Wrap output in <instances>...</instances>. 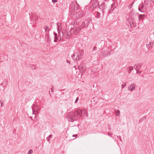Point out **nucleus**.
Listing matches in <instances>:
<instances>
[{"instance_id":"1","label":"nucleus","mask_w":154,"mask_h":154,"mask_svg":"<svg viewBox=\"0 0 154 154\" xmlns=\"http://www.w3.org/2000/svg\"><path fill=\"white\" fill-rule=\"evenodd\" d=\"M82 111L80 109H77L74 112H69L67 114L66 117L67 120L70 122H73L76 120L78 118H80L82 116Z\"/></svg>"},{"instance_id":"2","label":"nucleus","mask_w":154,"mask_h":154,"mask_svg":"<svg viewBox=\"0 0 154 154\" xmlns=\"http://www.w3.org/2000/svg\"><path fill=\"white\" fill-rule=\"evenodd\" d=\"M70 6L71 14H74L73 12L76 11H77L79 10V6L75 1L72 2Z\"/></svg>"},{"instance_id":"3","label":"nucleus","mask_w":154,"mask_h":154,"mask_svg":"<svg viewBox=\"0 0 154 154\" xmlns=\"http://www.w3.org/2000/svg\"><path fill=\"white\" fill-rule=\"evenodd\" d=\"M72 28L71 27L70 29V31L69 32L66 30H64V36L66 35V39H69L70 38V36L72 34H74V32H72Z\"/></svg>"},{"instance_id":"4","label":"nucleus","mask_w":154,"mask_h":154,"mask_svg":"<svg viewBox=\"0 0 154 154\" xmlns=\"http://www.w3.org/2000/svg\"><path fill=\"white\" fill-rule=\"evenodd\" d=\"M72 28V32H74V35H77L79 33L81 28L79 27V26H74Z\"/></svg>"},{"instance_id":"5","label":"nucleus","mask_w":154,"mask_h":154,"mask_svg":"<svg viewBox=\"0 0 154 154\" xmlns=\"http://www.w3.org/2000/svg\"><path fill=\"white\" fill-rule=\"evenodd\" d=\"M146 8L143 3H142L140 4L138 6V10L139 11L142 12H144L146 11Z\"/></svg>"},{"instance_id":"6","label":"nucleus","mask_w":154,"mask_h":154,"mask_svg":"<svg viewBox=\"0 0 154 154\" xmlns=\"http://www.w3.org/2000/svg\"><path fill=\"white\" fill-rule=\"evenodd\" d=\"M103 3L99 7V8L102 10L104 9L106 7L107 3L109 0H103Z\"/></svg>"},{"instance_id":"7","label":"nucleus","mask_w":154,"mask_h":154,"mask_svg":"<svg viewBox=\"0 0 154 154\" xmlns=\"http://www.w3.org/2000/svg\"><path fill=\"white\" fill-rule=\"evenodd\" d=\"M99 3L97 0H93L91 8L94 9L99 6Z\"/></svg>"},{"instance_id":"8","label":"nucleus","mask_w":154,"mask_h":154,"mask_svg":"<svg viewBox=\"0 0 154 154\" xmlns=\"http://www.w3.org/2000/svg\"><path fill=\"white\" fill-rule=\"evenodd\" d=\"M58 36L59 38V41H61L63 38V36L64 35V31H62L61 33L60 30H58Z\"/></svg>"},{"instance_id":"9","label":"nucleus","mask_w":154,"mask_h":154,"mask_svg":"<svg viewBox=\"0 0 154 154\" xmlns=\"http://www.w3.org/2000/svg\"><path fill=\"white\" fill-rule=\"evenodd\" d=\"M136 86V85L135 83H132L130 85V86L128 87V90L132 91L135 89Z\"/></svg>"},{"instance_id":"10","label":"nucleus","mask_w":154,"mask_h":154,"mask_svg":"<svg viewBox=\"0 0 154 154\" xmlns=\"http://www.w3.org/2000/svg\"><path fill=\"white\" fill-rule=\"evenodd\" d=\"M84 21L85 23V27H88L89 24L93 25L92 24L90 23V20L89 19L85 20Z\"/></svg>"},{"instance_id":"11","label":"nucleus","mask_w":154,"mask_h":154,"mask_svg":"<svg viewBox=\"0 0 154 154\" xmlns=\"http://www.w3.org/2000/svg\"><path fill=\"white\" fill-rule=\"evenodd\" d=\"M44 29L45 30V31L47 33L46 35H48L49 34V31L50 30V29H49V27L46 25L45 26Z\"/></svg>"},{"instance_id":"12","label":"nucleus","mask_w":154,"mask_h":154,"mask_svg":"<svg viewBox=\"0 0 154 154\" xmlns=\"http://www.w3.org/2000/svg\"><path fill=\"white\" fill-rule=\"evenodd\" d=\"M85 69V67L83 63H81L79 66H78V69L79 70L84 69Z\"/></svg>"},{"instance_id":"13","label":"nucleus","mask_w":154,"mask_h":154,"mask_svg":"<svg viewBox=\"0 0 154 154\" xmlns=\"http://www.w3.org/2000/svg\"><path fill=\"white\" fill-rule=\"evenodd\" d=\"M110 54L107 51H104L102 54V55L104 57H106L108 55H110Z\"/></svg>"},{"instance_id":"14","label":"nucleus","mask_w":154,"mask_h":154,"mask_svg":"<svg viewBox=\"0 0 154 154\" xmlns=\"http://www.w3.org/2000/svg\"><path fill=\"white\" fill-rule=\"evenodd\" d=\"M142 66V63H138L136 65V68H135V69H139L141 68Z\"/></svg>"},{"instance_id":"15","label":"nucleus","mask_w":154,"mask_h":154,"mask_svg":"<svg viewBox=\"0 0 154 154\" xmlns=\"http://www.w3.org/2000/svg\"><path fill=\"white\" fill-rule=\"evenodd\" d=\"M130 23L131 27H134L136 26L135 22L133 21H130Z\"/></svg>"},{"instance_id":"16","label":"nucleus","mask_w":154,"mask_h":154,"mask_svg":"<svg viewBox=\"0 0 154 154\" xmlns=\"http://www.w3.org/2000/svg\"><path fill=\"white\" fill-rule=\"evenodd\" d=\"M82 111V114H83V115L86 116H88V115L87 114V112L85 109H83V111H82V110L81 109Z\"/></svg>"},{"instance_id":"17","label":"nucleus","mask_w":154,"mask_h":154,"mask_svg":"<svg viewBox=\"0 0 154 154\" xmlns=\"http://www.w3.org/2000/svg\"><path fill=\"white\" fill-rule=\"evenodd\" d=\"M82 55H83V54H80L79 55H77V56L76 57L75 60L76 61H78L79 60V59L80 58H81Z\"/></svg>"},{"instance_id":"18","label":"nucleus","mask_w":154,"mask_h":154,"mask_svg":"<svg viewBox=\"0 0 154 154\" xmlns=\"http://www.w3.org/2000/svg\"><path fill=\"white\" fill-rule=\"evenodd\" d=\"M32 112H33V113H32V114H34L35 115L36 114V113H35V112H37V113H38V109H34V108H32Z\"/></svg>"},{"instance_id":"19","label":"nucleus","mask_w":154,"mask_h":154,"mask_svg":"<svg viewBox=\"0 0 154 154\" xmlns=\"http://www.w3.org/2000/svg\"><path fill=\"white\" fill-rule=\"evenodd\" d=\"M128 68H129V69L128 71V72L129 73H130L131 72V71L133 69V67L132 66H130L129 68L128 67L127 69Z\"/></svg>"},{"instance_id":"20","label":"nucleus","mask_w":154,"mask_h":154,"mask_svg":"<svg viewBox=\"0 0 154 154\" xmlns=\"http://www.w3.org/2000/svg\"><path fill=\"white\" fill-rule=\"evenodd\" d=\"M100 17V14L98 11H97L96 14V17L97 18H99Z\"/></svg>"},{"instance_id":"21","label":"nucleus","mask_w":154,"mask_h":154,"mask_svg":"<svg viewBox=\"0 0 154 154\" xmlns=\"http://www.w3.org/2000/svg\"><path fill=\"white\" fill-rule=\"evenodd\" d=\"M73 26H78L79 25L78 24V22H77V21H74L73 23Z\"/></svg>"},{"instance_id":"22","label":"nucleus","mask_w":154,"mask_h":154,"mask_svg":"<svg viewBox=\"0 0 154 154\" xmlns=\"http://www.w3.org/2000/svg\"><path fill=\"white\" fill-rule=\"evenodd\" d=\"M53 33H54V38H56V37L57 38H59V37L58 36V35L55 32H54Z\"/></svg>"},{"instance_id":"23","label":"nucleus","mask_w":154,"mask_h":154,"mask_svg":"<svg viewBox=\"0 0 154 154\" xmlns=\"http://www.w3.org/2000/svg\"><path fill=\"white\" fill-rule=\"evenodd\" d=\"M61 23H57V30L58 29L59 30V29H60V26H61Z\"/></svg>"},{"instance_id":"24","label":"nucleus","mask_w":154,"mask_h":154,"mask_svg":"<svg viewBox=\"0 0 154 154\" xmlns=\"http://www.w3.org/2000/svg\"><path fill=\"white\" fill-rule=\"evenodd\" d=\"M85 21H84L82 23L80 27H81L82 28H84V27H85Z\"/></svg>"},{"instance_id":"25","label":"nucleus","mask_w":154,"mask_h":154,"mask_svg":"<svg viewBox=\"0 0 154 154\" xmlns=\"http://www.w3.org/2000/svg\"><path fill=\"white\" fill-rule=\"evenodd\" d=\"M116 116H119L120 114V111L119 110H117L116 111Z\"/></svg>"},{"instance_id":"26","label":"nucleus","mask_w":154,"mask_h":154,"mask_svg":"<svg viewBox=\"0 0 154 154\" xmlns=\"http://www.w3.org/2000/svg\"><path fill=\"white\" fill-rule=\"evenodd\" d=\"M52 135V134H51L49 135V136L47 137V140L48 141H49V140H50V139Z\"/></svg>"},{"instance_id":"27","label":"nucleus","mask_w":154,"mask_h":154,"mask_svg":"<svg viewBox=\"0 0 154 154\" xmlns=\"http://www.w3.org/2000/svg\"><path fill=\"white\" fill-rule=\"evenodd\" d=\"M85 70V69H82L79 70L80 72L81 73V74L82 75L83 74L84 71Z\"/></svg>"},{"instance_id":"28","label":"nucleus","mask_w":154,"mask_h":154,"mask_svg":"<svg viewBox=\"0 0 154 154\" xmlns=\"http://www.w3.org/2000/svg\"><path fill=\"white\" fill-rule=\"evenodd\" d=\"M145 14H143V15L140 14V15H139V16H138V18L139 19H140V17H143V18H144V17H145Z\"/></svg>"},{"instance_id":"29","label":"nucleus","mask_w":154,"mask_h":154,"mask_svg":"<svg viewBox=\"0 0 154 154\" xmlns=\"http://www.w3.org/2000/svg\"><path fill=\"white\" fill-rule=\"evenodd\" d=\"M151 46H152V44L151 43H150L146 45V47L148 48H149Z\"/></svg>"},{"instance_id":"30","label":"nucleus","mask_w":154,"mask_h":154,"mask_svg":"<svg viewBox=\"0 0 154 154\" xmlns=\"http://www.w3.org/2000/svg\"><path fill=\"white\" fill-rule=\"evenodd\" d=\"M134 2H133L129 5L128 6V8L131 9V8L132 6L134 4Z\"/></svg>"},{"instance_id":"31","label":"nucleus","mask_w":154,"mask_h":154,"mask_svg":"<svg viewBox=\"0 0 154 154\" xmlns=\"http://www.w3.org/2000/svg\"><path fill=\"white\" fill-rule=\"evenodd\" d=\"M34 18L35 19V22H36L38 19V17L37 15H35Z\"/></svg>"},{"instance_id":"32","label":"nucleus","mask_w":154,"mask_h":154,"mask_svg":"<svg viewBox=\"0 0 154 154\" xmlns=\"http://www.w3.org/2000/svg\"><path fill=\"white\" fill-rule=\"evenodd\" d=\"M114 6V4H112V5H111V8L110 9V10L111 11H112L115 8V7H113V8H113V7Z\"/></svg>"},{"instance_id":"33","label":"nucleus","mask_w":154,"mask_h":154,"mask_svg":"<svg viewBox=\"0 0 154 154\" xmlns=\"http://www.w3.org/2000/svg\"><path fill=\"white\" fill-rule=\"evenodd\" d=\"M32 149H30L29 151L27 154H31V153H32Z\"/></svg>"},{"instance_id":"34","label":"nucleus","mask_w":154,"mask_h":154,"mask_svg":"<svg viewBox=\"0 0 154 154\" xmlns=\"http://www.w3.org/2000/svg\"><path fill=\"white\" fill-rule=\"evenodd\" d=\"M95 102V104H96L97 103V101L96 100H94V98H93V99L91 101V102Z\"/></svg>"},{"instance_id":"35","label":"nucleus","mask_w":154,"mask_h":154,"mask_svg":"<svg viewBox=\"0 0 154 154\" xmlns=\"http://www.w3.org/2000/svg\"><path fill=\"white\" fill-rule=\"evenodd\" d=\"M57 40H59V38H57L56 37V38H54V42H57Z\"/></svg>"},{"instance_id":"36","label":"nucleus","mask_w":154,"mask_h":154,"mask_svg":"<svg viewBox=\"0 0 154 154\" xmlns=\"http://www.w3.org/2000/svg\"><path fill=\"white\" fill-rule=\"evenodd\" d=\"M137 70L136 73L137 74H140L141 73V72L139 70V69H136Z\"/></svg>"},{"instance_id":"37","label":"nucleus","mask_w":154,"mask_h":154,"mask_svg":"<svg viewBox=\"0 0 154 154\" xmlns=\"http://www.w3.org/2000/svg\"><path fill=\"white\" fill-rule=\"evenodd\" d=\"M79 97H77L76 98V100H75V103H76L78 102V100H79Z\"/></svg>"},{"instance_id":"38","label":"nucleus","mask_w":154,"mask_h":154,"mask_svg":"<svg viewBox=\"0 0 154 154\" xmlns=\"http://www.w3.org/2000/svg\"><path fill=\"white\" fill-rule=\"evenodd\" d=\"M52 2L53 3H55L58 2L57 0H52Z\"/></svg>"},{"instance_id":"39","label":"nucleus","mask_w":154,"mask_h":154,"mask_svg":"<svg viewBox=\"0 0 154 154\" xmlns=\"http://www.w3.org/2000/svg\"><path fill=\"white\" fill-rule=\"evenodd\" d=\"M126 86V85L125 84H123L122 85V88H124Z\"/></svg>"},{"instance_id":"40","label":"nucleus","mask_w":154,"mask_h":154,"mask_svg":"<svg viewBox=\"0 0 154 154\" xmlns=\"http://www.w3.org/2000/svg\"><path fill=\"white\" fill-rule=\"evenodd\" d=\"M75 56V53H74L73 55L72 56V58L74 59V57Z\"/></svg>"},{"instance_id":"41","label":"nucleus","mask_w":154,"mask_h":154,"mask_svg":"<svg viewBox=\"0 0 154 154\" xmlns=\"http://www.w3.org/2000/svg\"><path fill=\"white\" fill-rule=\"evenodd\" d=\"M48 37V42H50L51 40H50L49 39V35H47Z\"/></svg>"},{"instance_id":"42","label":"nucleus","mask_w":154,"mask_h":154,"mask_svg":"<svg viewBox=\"0 0 154 154\" xmlns=\"http://www.w3.org/2000/svg\"><path fill=\"white\" fill-rule=\"evenodd\" d=\"M140 19H139L140 20H142L144 18L142 17H140Z\"/></svg>"},{"instance_id":"43","label":"nucleus","mask_w":154,"mask_h":154,"mask_svg":"<svg viewBox=\"0 0 154 154\" xmlns=\"http://www.w3.org/2000/svg\"><path fill=\"white\" fill-rule=\"evenodd\" d=\"M82 15H80L79 17H78V18H82Z\"/></svg>"},{"instance_id":"44","label":"nucleus","mask_w":154,"mask_h":154,"mask_svg":"<svg viewBox=\"0 0 154 154\" xmlns=\"http://www.w3.org/2000/svg\"><path fill=\"white\" fill-rule=\"evenodd\" d=\"M146 118V116H144L141 119V120H143V119H145Z\"/></svg>"},{"instance_id":"45","label":"nucleus","mask_w":154,"mask_h":154,"mask_svg":"<svg viewBox=\"0 0 154 154\" xmlns=\"http://www.w3.org/2000/svg\"><path fill=\"white\" fill-rule=\"evenodd\" d=\"M66 62H67L68 63H70V60H66Z\"/></svg>"},{"instance_id":"46","label":"nucleus","mask_w":154,"mask_h":154,"mask_svg":"<svg viewBox=\"0 0 154 154\" xmlns=\"http://www.w3.org/2000/svg\"><path fill=\"white\" fill-rule=\"evenodd\" d=\"M109 129H110V125H109L108 127Z\"/></svg>"},{"instance_id":"47","label":"nucleus","mask_w":154,"mask_h":154,"mask_svg":"<svg viewBox=\"0 0 154 154\" xmlns=\"http://www.w3.org/2000/svg\"><path fill=\"white\" fill-rule=\"evenodd\" d=\"M1 106H2V104H3V102H2V101H1Z\"/></svg>"},{"instance_id":"48","label":"nucleus","mask_w":154,"mask_h":154,"mask_svg":"<svg viewBox=\"0 0 154 154\" xmlns=\"http://www.w3.org/2000/svg\"><path fill=\"white\" fill-rule=\"evenodd\" d=\"M108 135L109 136H110V137H112V136H111V134H110L109 133H108Z\"/></svg>"},{"instance_id":"49","label":"nucleus","mask_w":154,"mask_h":154,"mask_svg":"<svg viewBox=\"0 0 154 154\" xmlns=\"http://www.w3.org/2000/svg\"><path fill=\"white\" fill-rule=\"evenodd\" d=\"M147 0H145L144 2L145 4H147Z\"/></svg>"},{"instance_id":"50","label":"nucleus","mask_w":154,"mask_h":154,"mask_svg":"<svg viewBox=\"0 0 154 154\" xmlns=\"http://www.w3.org/2000/svg\"><path fill=\"white\" fill-rule=\"evenodd\" d=\"M77 136V135H72V136L73 137H76Z\"/></svg>"},{"instance_id":"51","label":"nucleus","mask_w":154,"mask_h":154,"mask_svg":"<svg viewBox=\"0 0 154 154\" xmlns=\"http://www.w3.org/2000/svg\"><path fill=\"white\" fill-rule=\"evenodd\" d=\"M53 87H52V88L51 89V92H53Z\"/></svg>"},{"instance_id":"52","label":"nucleus","mask_w":154,"mask_h":154,"mask_svg":"<svg viewBox=\"0 0 154 154\" xmlns=\"http://www.w3.org/2000/svg\"><path fill=\"white\" fill-rule=\"evenodd\" d=\"M150 1L152 2H154V0H150Z\"/></svg>"},{"instance_id":"53","label":"nucleus","mask_w":154,"mask_h":154,"mask_svg":"<svg viewBox=\"0 0 154 154\" xmlns=\"http://www.w3.org/2000/svg\"><path fill=\"white\" fill-rule=\"evenodd\" d=\"M95 48H96L95 47H94L93 48V50H95Z\"/></svg>"},{"instance_id":"54","label":"nucleus","mask_w":154,"mask_h":154,"mask_svg":"<svg viewBox=\"0 0 154 154\" xmlns=\"http://www.w3.org/2000/svg\"><path fill=\"white\" fill-rule=\"evenodd\" d=\"M79 14H80V13H79L78 12V13H77V14H78V15H79Z\"/></svg>"},{"instance_id":"55","label":"nucleus","mask_w":154,"mask_h":154,"mask_svg":"<svg viewBox=\"0 0 154 154\" xmlns=\"http://www.w3.org/2000/svg\"><path fill=\"white\" fill-rule=\"evenodd\" d=\"M30 119H31L32 120V117L30 116Z\"/></svg>"},{"instance_id":"56","label":"nucleus","mask_w":154,"mask_h":154,"mask_svg":"<svg viewBox=\"0 0 154 154\" xmlns=\"http://www.w3.org/2000/svg\"><path fill=\"white\" fill-rule=\"evenodd\" d=\"M32 69H36V68L34 67V68H33L32 67Z\"/></svg>"},{"instance_id":"57","label":"nucleus","mask_w":154,"mask_h":154,"mask_svg":"<svg viewBox=\"0 0 154 154\" xmlns=\"http://www.w3.org/2000/svg\"><path fill=\"white\" fill-rule=\"evenodd\" d=\"M36 117V116H35V118Z\"/></svg>"}]
</instances>
